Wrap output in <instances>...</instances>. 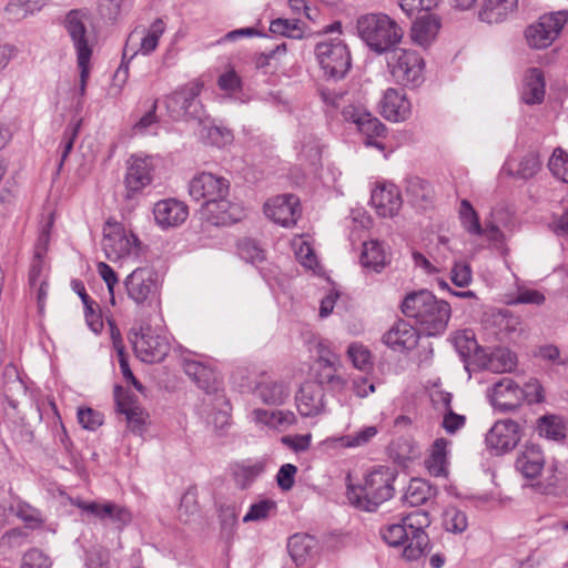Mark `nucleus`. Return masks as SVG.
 <instances>
[{
	"label": "nucleus",
	"mask_w": 568,
	"mask_h": 568,
	"mask_svg": "<svg viewBox=\"0 0 568 568\" xmlns=\"http://www.w3.org/2000/svg\"><path fill=\"white\" fill-rule=\"evenodd\" d=\"M359 260L363 267L381 272L386 265V252L383 243L377 240L364 242Z\"/></svg>",
	"instance_id": "obj_36"
},
{
	"label": "nucleus",
	"mask_w": 568,
	"mask_h": 568,
	"mask_svg": "<svg viewBox=\"0 0 568 568\" xmlns=\"http://www.w3.org/2000/svg\"><path fill=\"white\" fill-rule=\"evenodd\" d=\"M439 28V20L435 16L426 14L420 17L412 26V41L417 45L426 48L435 40Z\"/></svg>",
	"instance_id": "obj_29"
},
{
	"label": "nucleus",
	"mask_w": 568,
	"mask_h": 568,
	"mask_svg": "<svg viewBox=\"0 0 568 568\" xmlns=\"http://www.w3.org/2000/svg\"><path fill=\"white\" fill-rule=\"evenodd\" d=\"M377 433L378 430L375 426H366L354 434L343 437L342 440L346 447H358L367 444Z\"/></svg>",
	"instance_id": "obj_56"
},
{
	"label": "nucleus",
	"mask_w": 568,
	"mask_h": 568,
	"mask_svg": "<svg viewBox=\"0 0 568 568\" xmlns=\"http://www.w3.org/2000/svg\"><path fill=\"white\" fill-rule=\"evenodd\" d=\"M64 28L77 52V62L80 70L79 93L81 97H84L90 74V60L93 52L94 38L88 30L87 16L81 10H71L65 16Z\"/></svg>",
	"instance_id": "obj_5"
},
{
	"label": "nucleus",
	"mask_w": 568,
	"mask_h": 568,
	"mask_svg": "<svg viewBox=\"0 0 568 568\" xmlns=\"http://www.w3.org/2000/svg\"><path fill=\"white\" fill-rule=\"evenodd\" d=\"M567 22L566 11H557L541 16L538 21L527 27L525 37L529 47L545 49L560 34Z\"/></svg>",
	"instance_id": "obj_11"
},
{
	"label": "nucleus",
	"mask_w": 568,
	"mask_h": 568,
	"mask_svg": "<svg viewBox=\"0 0 568 568\" xmlns=\"http://www.w3.org/2000/svg\"><path fill=\"white\" fill-rule=\"evenodd\" d=\"M381 114L388 121L402 122L412 113V104L403 90L389 88L379 102Z\"/></svg>",
	"instance_id": "obj_21"
},
{
	"label": "nucleus",
	"mask_w": 568,
	"mask_h": 568,
	"mask_svg": "<svg viewBox=\"0 0 568 568\" xmlns=\"http://www.w3.org/2000/svg\"><path fill=\"white\" fill-rule=\"evenodd\" d=\"M456 347L462 355L470 356L471 364L483 371H494L495 351L494 345H479L474 337L458 336L456 337Z\"/></svg>",
	"instance_id": "obj_20"
},
{
	"label": "nucleus",
	"mask_w": 568,
	"mask_h": 568,
	"mask_svg": "<svg viewBox=\"0 0 568 568\" xmlns=\"http://www.w3.org/2000/svg\"><path fill=\"white\" fill-rule=\"evenodd\" d=\"M102 248L112 262L140 255V241L135 234L128 232L120 223L108 222L103 229Z\"/></svg>",
	"instance_id": "obj_8"
},
{
	"label": "nucleus",
	"mask_w": 568,
	"mask_h": 568,
	"mask_svg": "<svg viewBox=\"0 0 568 568\" xmlns=\"http://www.w3.org/2000/svg\"><path fill=\"white\" fill-rule=\"evenodd\" d=\"M315 54L325 75L331 79H343L351 69V53L339 38L327 39L317 43Z\"/></svg>",
	"instance_id": "obj_7"
},
{
	"label": "nucleus",
	"mask_w": 568,
	"mask_h": 568,
	"mask_svg": "<svg viewBox=\"0 0 568 568\" xmlns=\"http://www.w3.org/2000/svg\"><path fill=\"white\" fill-rule=\"evenodd\" d=\"M78 420L83 428L89 430H95L99 426L102 425L103 417L99 412L92 408H84L79 409Z\"/></svg>",
	"instance_id": "obj_64"
},
{
	"label": "nucleus",
	"mask_w": 568,
	"mask_h": 568,
	"mask_svg": "<svg viewBox=\"0 0 568 568\" xmlns=\"http://www.w3.org/2000/svg\"><path fill=\"white\" fill-rule=\"evenodd\" d=\"M400 9L407 14L413 16L419 11H430L436 8L440 0H398Z\"/></svg>",
	"instance_id": "obj_59"
},
{
	"label": "nucleus",
	"mask_w": 568,
	"mask_h": 568,
	"mask_svg": "<svg viewBox=\"0 0 568 568\" xmlns=\"http://www.w3.org/2000/svg\"><path fill=\"white\" fill-rule=\"evenodd\" d=\"M436 495V488L425 479H410L404 495V501L412 507H418Z\"/></svg>",
	"instance_id": "obj_37"
},
{
	"label": "nucleus",
	"mask_w": 568,
	"mask_h": 568,
	"mask_svg": "<svg viewBox=\"0 0 568 568\" xmlns=\"http://www.w3.org/2000/svg\"><path fill=\"white\" fill-rule=\"evenodd\" d=\"M403 314L415 321L418 329L427 336H436L447 327L450 305L438 300L429 291L423 290L406 295L402 302Z\"/></svg>",
	"instance_id": "obj_1"
},
{
	"label": "nucleus",
	"mask_w": 568,
	"mask_h": 568,
	"mask_svg": "<svg viewBox=\"0 0 568 568\" xmlns=\"http://www.w3.org/2000/svg\"><path fill=\"white\" fill-rule=\"evenodd\" d=\"M199 83H189L168 95L165 106L173 120L201 119L203 108L197 99L201 92Z\"/></svg>",
	"instance_id": "obj_10"
},
{
	"label": "nucleus",
	"mask_w": 568,
	"mask_h": 568,
	"mask_svg": "<svg viewBox=\"0 0 568 568\" xmlns=\"http://www.w3.org/2000/svg\"><path fill=\"white\" fill-rule=\"evenodd\" d=\"M85 566L87 568H111L109 550L93 547L87 554Z\"/></svg>",
	"instance_id": "obj_58"
},
{
	"label": "nucleus",
	"mask_w": 568,
	"mask_h": 568,
	"mask_svg": "<svg viewBox=\"0 0 568 568\" xmlns=\"http://www.w3.org/2000/svg\"><path fill=\"white\" fill-rule=\"evenodd\" d=\"M206 138L211 144L217 148L231 144L234 139L231 130L216 125L207 128Z\"/></svg>",
	"instance_id": "obj_57"
},
{
	"label": "nucleus",
	"mask_w": 568,
	"mask_h": 568,
	"mask_svg": "<svg viewBox=\"0 0 568 568\" xmlns=\"http://www.w3.org/2000/svg\"><path fill=\"white\" fill-rule=\"evenodd\" d=\"M229 180H190L189 193L195 201H204L202 214L214 225L230 224L232 204L227 200Z\"/></svg>",
	"instance_id": "obj_2"
},
{
	"label": "nucleus",
	"mask_w": 568,
	"mask_h": 568,
	"mask_svg": "<svg viewBox=\"0 0 568 568\" xmlns=\"http://www.w3.org/2000/svg\"><path fill=\"white\" fill-rule=\"evenodd\" d=\"M506 304H535L540 305L545 302V295L537 290L519 288L516 297L505 295Z\"/></svg>",
	"instance_id": "obj_54"
},
{
	"label": "nucleus",
	"mask_w": 568,
	"mask_h": 568,
	"mask_svg": "<svg viewBox=\"0 0 568 568\" xmlns=\"http://www.w3.org/2000/svg\"><path fill=\"white\" fill-rule=\"evenodd\" d=\"M388 65L396 81L404 85L417 87L423 81L424 60L415 51L394 50Z\"/></svg>",
	"instance_id": "obj_13"
},
{
	"label": "nucleus",
	"mask_w": 568,
	"mask_h": 568,
	"mask_svg": "<svg viewBox=\"0 0 568 568\" xmlns=\"http://www.w3.org/2000/svg\"><path fill=\"white\" fill-rule=\"evenodd\" d=\"M343 119L356 124L357 130L365 135V144L384 150V144L378 138L385 136V125L371 112L361 105H345L342 110Z\"/></svg>",
	"instance_id": "obj_14"
},
{
	"label": "nucleus",
	"mask_w": 568,
	"mask_h": 568,
	"mask_svg": "<svg viewBox=\"0 0 568 568\" xmlns=\"http://www.w3.org/2000/svg\"><path fill=\"white\" fill-rule=\"evenodd\" d=\"M521 392L525 395V400L527 404H541L546 400L545 388L541 383L535 378H529L524 386L521 387Z\"/></svg>",
	"instance_id": "obj_55"
},
{
	"label": "nucleus",
	"mask_w": 568,
	"mask_h": 568,
	"mask_svg": "<svg viewBox=\"0 0 568 568\" xmlns=\"http://www.w3.org/2000/svg\"><path fill=\"white\" fill-rule=\"evenodd\" d=\"M47 0H9L6 10L18 19L33 14L39 11Z\"/></svg>",
	"instance_id": "obj_47"
},
{
	"label": "nucleus",
	"mask_w": 568,
	"mask_h": 568,
	"mask_svg": "<svg viewBox=\"0 0 568 568\" xmlns=\"http://www.w3.org/2000/svg\"><path fill=\"white\" fill-rule=\"evenodd\" d=\"M71 504L100 521H110L118 530H122L132 520L131 511L125 506L113 501H85L75 498L71 500Z\"/></svg>",
	"instance_id": "obj_15"
},
{
	"label": "nucleus",
	"mask_w": 568,
	"mask_h": 568,
	"mask_svg": "<svg viewBox=\"0 0 568 568\" xmlns=\"http://www.w3.org/2000/svg\"><path fill=\"white\" fill-rule=\"evenodd\" d=\"M276 510V503L272 499H261L252 504L243 517V523L266 520Z\"/></svg>",
	"instance_id": "obj_46"
},
{
	"label": "nucleus",
	"mask_w": 568,
	"mask_h": 568,
	"mask_svg": "<svg viewBox=\"0 0 568 568\" xmlns=\"http://www.w3.org/2000/svg\"><path fill=\"white\" fill-rule=\"evenodd\" d=\"M509 173H516L519 178H534L541 168V162L537 153L528 152L518 163V169L514 172V161H507L505 164Z\"/></svg>",
	"instance_id": "obj_42"
},
{
	"label": "nucleus",
	"mask_w": 568,
	"mask_h": 568,
	"mask_svg": "<svg viewBox=\"0 0 568 568\" xmlns=\"http://www.w3.org/2000/svg\"><path fill=\"white\" fill-rule=\"evenodd\" d=\"M534 356L555 365H568V354L562 356L559 347L554 344H545L539 346L535 351Z\"/></svg>",
	"instance_id": "obj_51"
},
{
	"label": "nucleus",
	"mask_w": 568,
	"mask_h": 568,
	"mask_svg": "<svg viewBox=\"0 0 568 568\" xmlns=\"http://www.w3.org/2000/svg\"><path fill=\"white\" fill-rule=\"evenodd\" d=\"M459 220L464 230L470 235H483L485 230L481 227L478 215L468 200H463L459 207Z\"/></svg>",
	"instance_id": "obj_41"
},
{
	"label": "nucleus",
	"mask_w": 568,
	"mask_h": 568,
	"mask_svg": "<svg viewBox=\"0 0 568 568\" xmlns=\"http://www.w3.org/2000/svg\"><path fill=\"white\" fill-rule=\"evenodd\" d=\"M165 30L166 23L161 18L155 19L148 28L136 27L126 40L123 59L128 57L133 59L136 54L149 55L154 52Z\"/></svg>",
	"instance_id": "obj_12"
},
{
	"label": "nucleus",
	"mask_w": 568,
	"mask_h": 568,
	"mask_svg": "<svg viewBox=\"0 0 568 568\" xmlns=\"http://www.w3.org/2000/svg\"><path fill=\"white\" fill-rule=\"evenodd\" d=\"M239 255L252 264L264 261V250L252 239L241 240L237 244Z\"/></svg>",
	"instance_id": "obj_49"
},
{
	"label": "nucleus",
	"mask_w": 568,
	"mask_h": 568,
	"mask_svg": "<svg viewBox=\"0 0 568 568\" xmlns=\"http://www.w3.org/2000/svg\"><path fill=\"white\" fill-rule=\"evenodd\" d=\"M537 432L539 436L549 440H562L566 438V426L562 418L558 415H545L537 420Z\"/></svg>",
	"instance_id": "obj_39"
},
{
	"label": "nucleus",
	"mask_w": 568,
	"mask_h": 568,
	"mask_svg": "<svg viewBox=\"0 0 568 568\" xmlns=\"http://www.w3.org/2000/svg\"><path fill=\"white\" fill-rule=\"evenodd\" d=\"M357 33L367 47L382 54L400 42L404 32L398 23L384 13H369L358 18Z\"/></svg>",
	"instance_id": "obj_4"
},
{
	"label": "nucleus",
	"mask_w": 568,
	"mask_h": 568,
	"mask_svg": "<svg viewBox=\"0 0 568 568\" xmlns=\"http://www.w3.org/2000/svg\"><path fill=\"white\" fill-rule=\"evenodd\" d=\"M396 477L397 471L394 468L379 466L365 476L363 485L348 487L347 498L362 510L375 511L393 497Z\"/></svg>",
	"instance_id": "obj_3"
},
{
	"label": "nucleus",
	"mask_w": 568,
	"mask_h": 568,
	"mask_svg": "<svg viewBox=\"0 0 568 568\" xmlns=\"http://www.w3.org/2000/svg\"><path fill=\"white\" fill-rule=\"evenodd\" d=\"M116 409L126 418L128 428L136 435H142L144 432L146 413L142 407L133 403L130 398L116 399Z\"/></svg>",
	"instance_id": "obj_34"
},
{
	"label": "nucleus",
	"mask_w": 568,
	"mask_h": 568,
	"mask_svg": "<svg viewBox=\"0 0 568 568\" xmlns=\"http://www.w3.org/2000/svg\"><path fill=\"white\" fill-rule=\"evenodd\" d=\"M21 568H51V561L39 549H31L24 554Z\"/></svg>",
	"instance_id": "obj_60"
},
{
	"label": "nucleus",
	"mask_w": 568,
	"mask_h": 568,
	"mask_svg": "<svg viewBox=\"0 0 568 568\" xmlns=\"http://www.w3.org/2000/svg\"><path fill=\"white\" fill-rule=\"evenodd\" d=\"M317 541L307 534H295L287 541V550L296 565H303L312 558L316 550Z\"/></svg>",
	"instance_id": "obj_32"
},
{
	"label": "nucleus",
	"mask_w": 568,
	"mask_h": 568,
	"mask_svg": "<svg viewBox=\"0 0 568 568\" xmlns=\"http://www.w3.org/2000/svg\"><path fill=\"white\" fill-rule=\"evenodd\" d=\"M371 202L383 217L394 216L402 206V197L398 187L389 180L377 182L372 191Z\"/></svg>",
	"instance_id": "obj_18"
},
{
	"label": "nucleus",
	"mask_w": 568,
	"mask_h": 568,
	"mask_svg": "<svg viewBox=\"0 0 568 568\" xmlns=\"http://www.w3.org/2000/svg\"><path fill=\"white\" fill-rule=\"evenodd\" d=\"M382 538L389 546L397 547L409 542V532L406 531L402 523L392 524L381 530Z\"/></svg>",
	"instance_id": "obj_50"
},
{
	"label": "nucleus",
	"mask_w": 568,
	"mask_h": 568,
	"mask_svg": "<svg viewBox=\"0 0 568 568\" xmlns=\"http://www.w3.org/2000/svg\"><path fill=\"white\" fill-rule=\"evenodd\" d=\"M347 354L356 368L367 371L372 367L371 352L364 345L357 343L351 344Z\"/></svg>",
	"instance_id": "obj_53"
},
{
	"label": "nucleus",
	"mask_w": 568,
	"mask_h": 568,
	"mask_svg": "<svg viewBox=\"0 0 568 568\" xmlns=\"http://www.w3.org/2000/svg\"><path fill=\"white\" fill-rule=\"evenodd\" d=\"M153 215L155 223L162 230H166L183 224L189 216V209L182 201L164 199L154 204Z\"/></svg>",
	"instance_id": "obj_19"
},
{
	"label": "nucleus",
	"mask_w": 568,
	"mask_h": 568,
	"mask_svg": "<svg viewBox=\"0 0 568 568\" xmlns=\"http://www.w3.org/2000/svg\"><path fill=\"white\" fill-rule=\"evenodd\" d=\"M525 400L521 386L510 377L499 378V410H511Z\"/></svg>",
	"instance_id": "obj_35"
},
{
	"label": "nucleus",
	"mask_w": 568,
	"mask_h": 568,
	"mask_svg": "<svg viewBox=\"0 0 568 568\" xmlns=\"http://www.w3.org/2000/svg\"><path fill=\"white\" fill-rule=\"evenodd\" d=\"M443 526L449 532L462 534L468 527V519L463 510L449 506L443 513Z\"/></svg>",
	"instance_id": "obj_44"
},
{
	"label": "nucleus",
	"mask_w": 568,
	"mask_h": 568,
	"mask_svg": "<svg viewBox=\"0 0 568 568\" xmlns=\"http://www.w3.org/2000/svg\"><path fill=\"white\" fill-rule=\"evenodd\" d=\"M184 372L205 393L217 389L216 374L210 366L197 361L186 359Z\"/></svg>",
	"instance_id": "obj_28"
},
{
	"label": "nucleus",
	"mask_w": 568,
	"mask_h": 568,
	"mask_svg": "<svg viewBox=\"0 0 568 568\" xmlns=\"http://www.w3.org/2000/svg\"><path fill=\"white\" fill-rule=\"evenodd\" d=\"M264 470L265 463L261 460L241 464L234 469V480L240 488L245 489L250 487L264 473Z\"/></svg>",
	"instance_id": "obj_40"
},
{
	"label": "nucleus",
	"mask_w": 568,
	"mask_h": 568,
	"mask_svg": "<svg viewBox=\"0 0 568 568\" xmlns=\"http://www.w3.org/2000/svg\"><path fill=\"white\" fill-rule=\"evenodd\" d=\"M295 400L297 410L303 417H313L324 412V389L318 383L305 382Z\"/></svg>",
	"instance_id": "obj_22"
},
{
	"label": "nucleus",
	"mask_w": 568,
	"mask_h": 568,
	"mask_svg": "<svg viewBox=\"0 0 568 568\" xmlns=\"http://www.w3.org/2000/svg\"><path fill=\"white\" fill-rule=\"evenodd\" d=\"M383 342L393 351H408L417 345L418 332L412 324L398 321L384 334Z\"/></svg>",
	"instance_id": "obj_25"
},
{
	"label": "nucleus",
	"mask_w": 568,
	"mask_h": 568,
	"mask_svg": "<svg viewBox=\"0 0 568 568\" xmlns=\"http://www.w3.org/2000/svg\"><path fill=\"white\" fill-rule=\"evenodd\" d=\"M287 384L263 376L256 384L255 394L266 405H282L290 396Z\"/></svg>",
	"instance_id": "obj_27"
},
{
	"label": "nucleus",
	"mask_w": 568,
	"mask_h": 568,
	"mask_svg": "<svg viewBox=\"0 0 568 568\" xmlns=\"http://www.w3.org/2000/svg\"><path fill=\"white\" fill-rule=\"evenodd\" d=\"M29 286L31 292L36 294L38 312L43 314L48 298L49 282L45 263L40 254H36L32 261L29 271Z\"/></svg>",
	"instance_id": "obj_26"
},
{
	"label": "nucleus",
	"mask_w": 568,
	"mask_h": 568,
	"mask_svg": "<svg viewBox=\"0 0 568 568\" xmlns=\"http://www.w3.org/2000/svg\"><path fill=\"white\" fill-rule=\"evenodd\" d=\"M165 166L166 161L160 155L132 154L126 161V178H152L161 174Z\"/></svg>",
	"instance_id": "obj_24"
},
{
	"label": "nucleus",
	"mask_w": 568,
	"mask_h": 568,
	"mask_svg": "<svg viewBox=\"0 0 568 568\" xmlns=\"http://www.w3.org/2000/svg\"><path fill=\"white\" fill-rule=\"evenodd\" d=\"M452 282L458 287H466L471 282V268L465 262H456L452 270Z\"/></svg>",
	"instance_id": "obj_63"
},
{
	"label": "nucleus",
	"mask_w": 568,
	"mask_h": 568,
	"mask_svg": "<svg viewBox=\"0 0 568 568\" xmlns=\"http://www.w3.org/2000/svg\"><path fill=\"white\" fill-rule=\"evenodd\" d=\"M270 31L291 39H302L304 24L296 19H275L270 24Z\"/></svg>",
	"instance_id": "obj_43"
},
{
	"label": "nucleus",
	"mask_w": 568,
	"mask_h": 568,
	"mask_svg": "<svg viewBox=\"0 0 568 568\" xmlns=\"http://www.w3.org/2000/svg\"><path fill=\"white\" fill-rule=\"evenodd\" d=\"M128 297L141 308L160 310L161 284L156 271L152 267H136L124 280Z\"/></svg>",
	"instance_id": "obj_6"
},
{
	"label": "nucleus",
	"mask_w": 568,
	"mask_h": 568,
	"mask_svg": "<svg viewBox=\"0 0 568 568\" xmlns=\"http://www.w3.org/2000/svg\"><path fill=\"white\" fill-rule=\"evenodd\" d=\"M84 317L90 329L98 334L103 328V320L100 314L99 304L94 301L84 306Z\"/></svg>",
	"instance_id": "obj_62"
},
{
	"label": "nucleus",
	"mask_w": 568,
	"mask_h": 568,
	"mask_svg": "<svg viewBox=\"0 0 568 568\" xmlns=\"http://www.w3.org/2000/svg\"><path fill=\"white\" fill-rule=\"evenodd\" d=\"M297 473V467L293 464H284L277 471L276 481L278 487L287 491L292 489L295 483V475Z\"/></svg>",
	"instance_id": "obj_61"
},
{
	"label": "nucleus",
	"mask_w": 568,
	"mask_h": 568,
	"mask_svg": "<svg viewBox=\"0 0 568 568\" xmlns=\"http://www.w3.org/2000/svg\"><path fill=\"white\" fill-rule=\"evenodd\" d=\"M548 168L554 178H568V153L556 148L549 158Z\"/></svg>",
	"instance_id": "obj_52"
},
{
	"label": "nucleus",
	"mask_w": 568,
	"mask_h": 568,
	"mask_svg": "<svg viewBox=\"0 0 568 568\" xmlns=\"http://www.w3.org/2000/svg\"><path fill=\"white\" fill-rule=\"evenodd\" d=\"M264 213L278 225L293 226L301 216L300 199L294 194L271 197L264 204Z\"/></svg>",
	"instance_id": "obj_17"
},
{
	"label": "nucleus",
	"mask_w": 568,
	"mask_h": 568,
	"mask_svg": "<svg viewBox=\"0 0 568 568\" xmlns=\"http://www.w3.org/2000/svg\"><path fill=\"white\" fill-rule=\"evenodd\" d=\"M545 98V78L540 69H529L525 75L521 99L527 104L541 103Z\"/></svg>",
	"instance_id": "obj_33"
},
{
	"label": "nucleus",
	"mask_w": 568,
	"mask_h": 568,
	"mask_svg": "<svg viewBox=\"0 0 568 568\" xmlns=\"http://www.w3.org/2000/svg\"><path fill=\"white\" fill-rule=\"evenodd\" d=\"M523 428L516 420L499 419V452L514 449L521 439Z\"/></svg>",
	"instance_id": "obj_38"
},
{
	"label": "nucleus",
	"mask_w": 568,
	"mask_h": 568,
	"mask_svg": "<svg viewBox=\"0 0 568 568\" xmlns=\"http://www.w3.org/2000/svg\"><path fill=\"white\" fill-rule=\"evenodd\" d=\"M430 523L429 514L422 509H416L403 517L402 524L410 537L403 551L405 559L409 561L418 560L429 550V538L425 528Z\"/></svg>",
	"instance_id": "obj_9"
},
{
	"label": "nucleus",
	"mask_w": 568,
	"mask_h": 568,
	"mask_svg": "<svg viewBox=\"0 0 568 568\" xmlns=\"http://www.w3.org/2000/svg\"><path fill=\"white\" fill-rule=\"evenodd\" d=\"M450 442L446 438H437L430 449L428 458L425 460L430 475L435 477H446L448 475V446Z\"/></svg>",
	"instance_id": "obj_30"
},
{
	"label": "nucleus",
	"mask_w": 568,
	"mask_h": 568,
	"mask_svg": "<svg viewBox=\"0 0 568 568\" xmlns=\"http://www.w3.org/2000/svg\"><path fill=\"white\" fill-rule=\"evenodd\" d=\"M254 414L257 423L263 424L268 428L276 429L278 432L287 430L297 422L295 414L292 410L287 409H256L254 410Z\"/></svg>",
	"instance_id": "obj_31"
},
{
	"label": "nucleus",
	"mask_w": 568,
	"mask_h": 568,
	"mask_svg": "<svg viewBox=\"0 0 568 568\" xmlns=\"http://www.w3.org/2000/svg\"><path fill=\"white\" fill-rule=\"evenodd\" d=\"M14 513L17 517L20 518L27 525V527L31 529L39 528L43 524V517L40 510L24 501L17 503Z\"/></svg>",
	"instance_id": "obj_48"
},
{
	"label": "nucleus",
	"mask_w": 568,
	"mask_h": 568,
	"mask_svg": "<svg viewBox=\"0 0 568 568\" xmlns=\"http://www.w3.org/2000/svg\"><path fill=\"white\" fill-rule=\"evenodd\" d=\"M545 455L537 444H527L518 453L515 468L525 478H537L545 467Z\"/></svg>",
	"instance_id": "obj_23"
},
{
	"label": "nucleus",
	"mask_w": 568,
	"mask_h": 568,
	"mask_svg": "<svg viewBox=\"0 0 568 568\" xmlns=\"http://www.w3.org/2000/svg\"><path fill=\"white\" fill-rule=\"evenodd\" d=\"M313 382L318 383L323 389L324 386H327L334 392L342 390L345 385V381L336 374V369L333 365L318 367Z\"/></svg>",
	"instance_id": "obj_45"
},
{
	"label": "nucleus",
	"mask_w": 568,
	"mask_h": 568,
	"mask_svg": "<svg viewBox=\"0 0 568 568\" xmlns=\"http://www.w3.org/2000/svg\"><path fill=\"white\" fill-rule=\"evenodd\" d=\"M138 358L144 363H156L164 359L170 351L165 336L156 333L150 325H143L132 339Z\"/></svg>",
	"instance_id": "obj_16"
}]
</instances>
